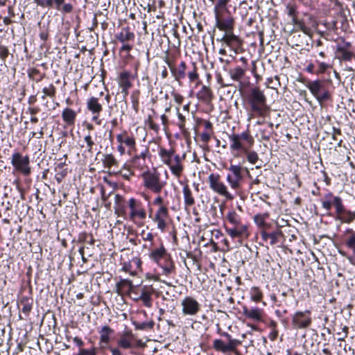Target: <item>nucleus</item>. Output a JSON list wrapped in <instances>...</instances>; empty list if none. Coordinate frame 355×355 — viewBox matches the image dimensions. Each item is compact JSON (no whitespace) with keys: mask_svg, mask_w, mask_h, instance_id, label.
Instances as JSON below:
<instances>
[{"mask_svg":"<svg viewBox=\"0 0 355 355\" xmlns=\"http://www.w3.org/2000/svg\"><path fill=\"white\" fill-rule=\"evenodd\" d=\"M311 313L309 311L296 312L292 318V324L296 329H304L311 323Z\"/></svg>","mask_w":355,"mask_h":355,"instance_id":"nucleus-12","label":"nucleus"},{"mask_svg":"<svg viewBox=\"0 0 355 355\" xmlns=\"http://www.w3.org/2000/svg\"><path fill=\"white\" fill-rule=\"evenodd\" d=\"M286 9L288 10V15L291 17L296 16V8L294 6L288 4L286 6Z\"/></svg>","mask_w":355,"mask_h":355,"instance_id":"nucleus-54","label":"nucleus"},{"mask_svg":"<svg viewBox=\"0 0 355 355\" xmlns=\"http://www.w3.org/2000/svg\"><path fill=\"white\" fill-rule=\"evenodd\" d=\"M229 1L230 0H218L214 8V15L218 16V14H224L225 12L229 13L227 8Z\"/></svg>","mask_w":355,"mask_h":355,"instance_id":"nucleus-32","label":"nucleus"},{"mask_svg":"<svg viewBox=\"0 0 355 355\" xmlns=\"http://www.w3.org/2000/svg\"><path fill=\"white\" fill-rule=\"evenodd\" d=\"M8 55V50L5 46H0V58L5 60Z\"/></svg>","mask_w":355,"mask_h":355,"instance_id":"nucleus-58","label":"nucleus"},{"mask_svg":"<svg viewBox=\"0 0 355 355\" xmlns=\"http://www.w3.org/2000/svg\"><path fill=\"white\" fill-rule=\"evenodd\" d=\"M197 98L205 102H209L213 98L211 89L207 86H202L201 89L197 93Z\"/></svg>","mask_w":355,"mask_h":355,"instance_id":"nucleus-28","label":"nucleus"},{"mask_svg":"<svg viewBox=\"0 0 355 355\" xmlns=\"http://www.w3.org/2000/svg\"><path fill=\"white\" fill-rule=\"evenodd\" d=\"M181 184L183 185L182 193L184 205L187 207H191L195 204L193 193L187 184Z\"/></svg>","mask_w":355,"mask_h":355,"instance_id":"nucleus-26","label":"nucleus"},{"mask_svg":"<svg viewBox=\"0 0 355 355\" xmlns=\"http://www.w3.org/2000/svg\"><path fill=\"white\" fill-rule=\"evenodd\" d=\"M275 80H277V83L273 84V78H270L267 79L266 85L267 87H270L272 89H277V87L280 85L279 81V77L275 76Z\"/></svg>","mask_w":355,"mask_h":355,"instance_id":"nucleus-50","label":"nucleus"},{"mask_svg":"<svg viewBox=\"0 0 355 355\" xmlns=\"http://www.w3.org/2000/svg\"><path fill=\"white\" fill-rule=\"evenodd\" d=\"M116 149L121 155H123L127 152L126 148L121 144H119Z\"/></svg>","mask_w":355,"mask_h":355,"instance_id":"nucleus-63","label":"nucleus"},{"mask_svg":"<svg viewBox=\"0 0 355 355\" xmlns=\"http://www.w3.org/2000/svg\"><path fill=\"white\" fill-rule=\"evenodd\" d=\"M227 220L233 226L243 225L241 223V218L235 211H229L226 216Z\"/></svg>","mask_w":355,"mask_h":355,"instance_id":"nucleus-37","label":"nucleus"},{"mask_svg":"<svg viewBox=\"0 0 355 355\" xmlns=\"http://www.w3.org/2000/svg\"><path fill=\"white\" fill-rule=\"evenodd\" d=\"M208 182L209 188L215 193L225 197L228 200L234 198V196L229 192L227 186L221 181L219 174L211 173L208 177Z\"/></svg>","mask_w":355,"mask_h":355,"instance_id":"nucleus-5","label":"nucleus"},{"mask_svg":"<svg viewBox=\"0 0 355 355\" xmlns=\"http://www.w3.org/2000/svg\"><path fill=\"white\" fill-rule=\"evenodd\" d=\"M84 141L86 143V148L87 150L90 153L92 152L93 146L94 145V141L90 135V133H88L84 137Z\"/></svg>","mask_w":355,"mask_h":355,"instance_id":"nucleus-44","label":"nucleus"},{"mask_svg":"<svg viewBox=\"0 0 355 355\" xmlns=\"http://www.w3.org/2000/svg\"><path fill=\"white\" fill-rule=\"evenodd\" d=\"M148 126L150 129L157 132L159 129V125L153 122V121L150 119L148 121Z\"/></svg>","mask_w":355,"mask_h":355,"instance_id":"nucleus-59","label":"nucleus"},{"mask_svg":"<svg viewBox=\"0 0 355 355\" xmlns=\"http://www.w3.org/2000/svg\"><path fill=\"white\" fill-rule=\"evenodd\" d=\"M35 3L42 8H51L52 6V0H33Z\"/></svg>","mask_w":355,"mask_h":355,"instance_id":"nucleus-52","label":"nucleus"},{"mask_svg":"<svg viewBox=\"0 0 355 355\" xmlns=\"http://www.w3.org/2000/svg\"><path fill=\"white\" fill-rule=\"evenodd\" d=\"M225 232L233 239L247 236L248 226L243 224L235 225L232 227H225Z\"/></svg>","mask_w":355,"mask_h":355,"instance_id":"nucleus-21","label":"nucleus"},{"mask_svg":"<svg viewBox=\"0 0 355 355\" xmlns=\"http://www.w3.org/2000/svg\"><path fill=\"white\" fill-rule=\"evenodd\" d=\"M51 8H55L58 11L64 14H68L72 12L73 6L71 3H66L65 0H52Z\"/></svg>","mask_w":355,"mask_h":355,"instance_id":"nucleus-25","label":"nucleus"},{"mask_svg":"<svg viewBox=\"0 0 355 355\" xmlns=\"http://www.w3.org/2000/svg\"><path fill=\"white\" fill-rule=\"evenodd\" d=\"M172 96L174 98V101L178 104L180 105L182 103V101L184 99L183 96H181L180 94H178L176 92H172Z\"/></svg>","mask_w":355,"mask_h":355,"instance_id":"nucleus-55","label":"nucleus"},{"mask_svg":"<svg viewBox=\"0 0 355 355\" xmlns=\"http://www.w3.org/2000/svg\"><path fill=\"white\" fill-rule=\"evenodd\" d=\"M87 109L92 114V121L97 125L101 124V120L99 116L103 110V105L100 103L97 97H89L86 102Z\"/></svg>","mask_w":355,"mask_h":355,"instance_id":"nucleus-11","label":"nucleus"},{"mask_svg":"<svg viewBox=\"0 0 355 355\" xmlns=\"http://www.w3.org/2000/svg\"><path fill=\"white\" fill-rule=\"evenodd\" d=\"M337 52L339 53V58L342 60L349 61L353 57L352 52L346 49L345 46H338Z\"/></svg>","mask_w":355,"mask_h":355,"instance_id":"nucleus-36","label":"nucleus"},{"mask_svg":"<svg viewBox=\"0 0 355 355\" xmlns=\"http://www.w3.org/2000/svg\"><path fill=\"white\" fill-rule=\"evenodd\" d=\"M114 333V329L107 325H105L98 330L100 335L99 346L101 349L108 347L109 343L112 338Z\"/></svg>","mask_w":355,"mask_h":355,"instance_id":"nucleus-16","label":"nucleus"},{"mask_svg":"<svg viewBox=\"0 0 355 355\" xmlns=\"http://www.w3.org/2000/svg\"><path fill=\"white\" fill-rule=\"evenodd\" d=\"M158 266L162 269L163 274L165 275L168 276L175 272V265L171 257L164 261V263H161Z\"/></svg>","mask_w":355,"mask_h":355,"instance_id":"nucleus-31","label":"nucleus"},{"mask_svg":"<svg viewBox=\"0 0 355 355\" xmlns=\"http://www.w3.org/2000/svg\"><path fill=\"white\" fill-rule=\"evenodd\" d=\"M214 16L216 20L215 26L220 31H225V33L233 31L234 20L232 16L224 17L223 14H218V16Z\"/></svg>","mask_w":355,"mask_h":355,"instance_id":"nucleus-14","label":"nucleus"},{"mask_svg":"<svg viewBox=\"0 0 355 355\" xmlns=\"http://www.w3.org/2000/svg\"><path fill=\"white\" fill-rule=\"evenodd\" d=\"M150 259L155 262L157 265L162 263V261H166L171 257L167 254L166 250L163 245L159 248L153 249L149 253Z\"/></svg>","mask_w":355,"mask_h":355,"instance_id":"nucleus-17","label":"nucleus"},{"mask_svg":"<svg viewBox=\"0 0 355 355\" xmlns=\"http://www.w3.org/2000/svg\"><path fill=\"white\" fill-rule=\"evenodd\" d=\"M221 41L232 49L239 47L241 44L240 39L232 31L225 33Z\"/></svg>","mask_w":355,"mask_h":355,"instance_id":"nucleus-24","label":"nucleus"},{"mask_svg":"<svg viewBox=\"0 0 355 355\" xmlns=\"http://www.w3.org/2000/svg\"><path fill=\"white\" fill-rule=\"evenodd\" d=\"M338 218L344 223H349L355 218V212L349 211L344 210L339 216Z\"/></svg>","mask_w":355,"mask_h":355,"instance_id":"nucleus-38","label":"nucleus"},{"mask_svg":"<svg viewBox=\"0 0 355 355\" xmlns=\"http://www.w3.org/2000/svg\"><path fill=\"white\" fill-rule=\"evenodd\" d=\"M245 67H235L230 71V76L232 79L236 81H239L244 76L245 73Z\"/></svg>","mask_w":355,"mask_h":355,"instance_id":"nucleus-34","label":"nucleus"},{"mask_svg":"<svg viewBox=\"0 0 355 355\" xmlns=\"http://www.w3.org/2000/svg\"><path fill=\"white\" fill-rule=\"evenodd\" d=\"M20 306H21V311L24 313H28L32 309L31 300L28 297H24L20 300Z\"/></svg>","mask_w":355,"mask_h":355,"instance_id":"nucleus-39","label":"nucleus"},{"mask_svg":"<svg viewBox=\"0 0 355 355\" xmlns=\"http://www.w3.org/2000/svg\"><path fill=\"white\" fill-rule=\"evenodd\" d=\"M282 235V232L280 230H277L270 233V243L275 245L278 242V238Z\"/></svg>","mask_w":355,"mask_h":355,"instance_id":"nucleus-47","label":"nucleus"},{"mask_svg":"<svg viewBox=\"0 0 355 355\" xmlns=\"http://www.w3.org/2000/svg\"><path fill=\"white\" fill-rule=\"evenodd\" d=\"M124 179L130 180V178L133 175V173L130 170H127L124 173L122 171H119L118 172Z\"/></svg>","mask_w":355,"mask_h":355,"instance_id":"nucleus-56","label":"nucleus"},{"mask_svg":"<svg viewBox=\"0 0 355 355\" xmlns=\"http://www.w3.org/2000/svg\"><path fill=\"white\" fill-rule=\"evenodd\" d=\"M248 101L252 111L258 116L265 117L268 114L270 108L266 103V96L259 87H254L250 90Z\"/></svg>","mask_w":355,"mask_h":355,"instance_id":"nucleus-2","label":"nucleus"},{"mask_svg":"<svg viewBox=\"0 0 355 355\" xmlns=\"http://www.w3.org/2000/svg\"><path fill=\"white\" fill-rule=\"evenodd\" d=\"M250 297L255 302H260L263 297V293L257 287H252L250 290Z\"/></svg>","mask_w":355,"mask_h":355,"instance_id":"nucleus-41","label":"nucleus"},{"mask_svg":"<svg viewBox=\"0 0 355 355\" xmlns=\"http://www.w3.org/2000/svg\"><path fill=\"white\" fill-rule=\"evenodd\" d=\"M96 352L94 347L90 349H82L77 355H96Z\"/></svg>","mask_w":355,"mask_h":355,"instance_id":"nucleus-53","label":"nucleus"},{"mask_svg":"<svg viewBox=\"0 0 355 355\" xmlns=\"http://www.w3.org/2000/svg\"><path fill=\"white\" fill-rule=\"evenodd\" d=\"M318 64V70L316 71L317 74L323 73L328 68L330 67L329 64L323 62H317Z\"/></svg>","mask_w":355,"mask_h":355,"instance_id":"nucleus-51","label":"nucleus"},{"mask_svg":"<svg viewBox=\"0 0 355 355\" xmlns=\"http://www.w3.org/2000/svg\"><path fill=\"white\" fill-rule=\"evenodd\" d=\"M247 154V159L248 161L254 164L259 159L258 154L255 151H248V149H247V152H244Z\"/></svg>","mask_w":355,"mask_h":355,"instance_id":"nucleus-45","label":"nucleus"},{"mask_svg":"<svg viewBox=\"0 0 355 355\" xmlns=\"http://www.w3.org/2000/svg\"><path fill=\"white\" fill-rule=\"evenodd\" d=\"M188 77L189 78V80L191 82H194L196 80H198L199 78V75L197 72V67L196 64H193V69L191 71L188 73Z\"/></svg>","mask_w":355,"mask_h":355,"instance_id":"nucleus-46","label":"nucleus"},{"mask_svg":"<svg viewBox=\"0 0 355 355\" xmlns=\"http://www.w3.org/2000/svg\"><path fill=\"white\" fill-rule=\"evenodd\" d=\"M76 116V112L69 107L64 109L62 112V119L68 125H74Z\"/></svg>","mask_w":355,"mask_h":355,"instance_id":"nucleus-27","label":"nucleus"},{"mask_svg":"<svg viewBox=\"0 0 355 355\" xmlns=\"http://www.w3.org/2000/svg\"><path fill=\"white\" fill-rule=\"evenodd\" d=\"M307 88L311 94L316 98L322 88V82L320 80L309 82L306 84Z\"/></svg>","mask_w":355,"mask_h":355,"instance_id":"nucleus-30","label":"nucleus"},{"mask_svg":"<svg viewBox=\"0 0 355 355\" xmlns=\"http://www.w3.org/2000/svg\"><path fill=\"white\" fill-rule=\"evenodd\" d=\"M154 290L153 288L148 286H144L141 288V294L137 300H141L144 305L146 307L152 306V295Z\"/></svg>","mask_w":355,"mask_h":355,"instance_id":"nucleus-22","label":"nucleus"},{"mask_svg":"<svg viewBox=\"0 0 355 355\" xmlns=\"http://www.w3.org/2000/svg\"><path fill=\"white\" fill-rule=\"evenodd\" d=\"M130 73L128 71H123L120 73L118 83L119 87L121 88V92L125 96L128 94V89L132 87V83L130 80Z\"/></svg>","mask_w":355,"mask_h":355,"instance_id":"nucleus-23","label":"nucleus"},{"mask_svg":"<svg viewBox=\"0 0 355 355\" xmlns=\"http://www.w3.org/2000/svg\"><path fill=\"white\" fill-rule=\"evenodd\" d=\"M243 314L248 319L255 321H261L263 319V311L258 307L248 308L247 306H243Z\"/></svg>","mask_w":355,"mask_h":355,"instance_id":"nucleus-19","label":"nucleus"},{"mask_svg":"<svg viewBox=\"0 0 355 355\" xmlns=\"http://www.w3.org/2000/svg\"><path fill=\"white\" fill-rule=\"evenodd\" d=\"M142 236H143V239L144 241H148L150 242H153V239H154V236L151 232H148L146 234L143 233Z\"/></svg>","mask_w":355,"mask_h":355,"instance_id":"nucleus-60","label":"nucleus"},{"mask_svg":"<svg viewBox=\"0 0 355 355\" xmlns=\"http://www.w3.org/2000/svg\"><path fill=\"white\" fill-rule=\"evenodd\" d=\"M229 138L231 141L230 148L232 151L247 152V149L254 144L253 137L247 132L241 134H232L229 136Z\"/></svg>","mask_w":355,"mask_h":355,"instance_id":"nucleus-3","label":"nucleus"},{"mask_svg":"<svg viewBox=\"0 0 355 355\" xmlns=\"http://www.w3.org/2000/svg\"><path fill=\"white\" fill-rule=\"evenodd\" d=\"M168 217V211L166 207H159L155 214L153 221L157 223V228L162 232L166 227Z\"/></svg>","mask_w":355,"mask_h":355,"instance_id":"nucleus-15","label":"nucleus"},{"mask_svg":"<svg viewBox=\"0 0 355 355\" xmlns=\"http://www.w3.org/2000/svg\"><path fill=\"white\" fill-rule=\"evenodd\" d=\"M116 139L118 144H121L127 148V153L129 155H132L136 152V139L132 135H129L127 131L124 130L116 135Z\"/></svg>","mask_w":355,"mask_h":355,"instance_id":"nucleus-10","label":"nucleus"},{"mask_svg":"<svg viewBox=\"0 0 355 355\" xmlns=\"http://www.w3.org/2000/svg\"><path fill=\"white\" fill-rule=\"evenodd\" d=\"M42 92L44 93V95L42 97V99H44L46 96L53 97L55 94V88L52 84H51L48 87H44Z\"/></svg>","mask_w":355,"mask_h":355,"instance_id":"nucleus-43","label":"nucleus"},{"mask_svg":"<svg viewBox=\"0 0 355 355\" xmlns=\"http://www.w3.org/2000/svg\"><path fill=\"white\" fill-rule=\"evenodd\" d=\"M159 155L162 162L169 167L172 174L179 178L184 171L182 158L179 155L175 154V150L172 148L166 150L160 148Z\"/></svg>","mask_w":355,"mask_h":355,"instance_id":"nucleus-1","label":"nucleus"},{"mask_svg":"<svg viewBox=\"0 0 355 355\" xmlns=\"http://www.w3.org/2000/svg\"><path fill=\"white\" fill-rule=\"evenodd\" d=\"M148 150H145L139 155H135L132 157L130 162L133 168L143 170L146 167V157Z\"/></svg>","mask_w":355,"mask_h":355,"instance_id":"nucleus-20","label":"nucleus"},{"mask_svg":"<svg viewBox=\"0 0 355 355\" xmlns=\"http://www.w3.org/2000/svg\"><path fill=\"white\" fill-rule=\"evenodd\" d=\"M346 233L349 234V236L345 241V244L352 250L355 248V232L352 229H347Z\"/></svg>","mask_w":355,"mask_h":355,"instance_id":"nucleus-40","label":"nucleus"},{"mask_svg":"<svg viewBox=\"0 0 355 355\" xmlns=\"http://www.w3.org/2000/svg\"><path fill=\"white\" fill-rule=\"evenodd\" d=\"M255 222L259 226H263L265 225V222L263 218L260 216H256L254 217Z\"/></svg>","mask_w":355,"mask_h":355,"instance_id":"nucleus-64","label":"nucleus"},{"mask_svg":"<svg viewBox=\"0 0 355 355\" xmlns=\"http://www.w3.org/2000/svg\"><path fill=\"white\" fill-rule=\"evenodd\" d=\"M135 337L131 331L123 332L117 340L119 347L123 349H130L133 347Z\"/></svg>","mask_w":355,"mask_h":355,"instance_id":"nucleus-18","label":"nucleus"},{"mask_svg":"<svg viewBox=\"0 0 355 355\" xmlns=\"http://www.w3.org/2000/svg\"><path fill=\"white\" fill-rule=\"evenodd\" d=\"M333 203L336 207L337 214L339 216L345 210L341 198L340 197H334Z\"/></svg>","mask_w":355,"mask_h":355,"instance_id":"nucleus-42","label":"nucleus"},{"mask_svg":"<svg viewBox=\"0 0 355 355\" xmlns=\"http://www.w3.org/2000/svg\"><path fill=\"white\" fill-rule=\"evenodd\" d=\"M105 167L110 168L112 166H118L119 162L112 154H105L102 159Z\"/></svg>","mask_w":355,"mask_h":355,"instance_id":"nucleus-33","label":"nucleus"},{"mask_svg":"<svg viewBox=\"0 0 355 355\" xmlns=\"http://www.w3.org/2000/svg\"><path fill=\"white\" fill-rule=\"evenodd\" d=\"M327 200L322 201V207L327 210H330L331 206L334 205L333 200L331 198H334L331 193H329L325 196Z\"/></svg>","mask_w":355,"mask_h":355,"instance_id":"nucleus-48","label":"nucleus"},{"mask_svg":"<svg viewBox=\"0 0 355 355\" xmlns=\"http://www.w3.org/2000/svg\"><path fill=\"white\" fill-rule=\"evenodd\" d=\"M128 205L130 209V219L135 221L137 220H143L146 217V211L143 203L134 198L129 199Z\"/></svg>","mask_w":355,"mask_h":355,"instance_id":"nucleus-7","label":"nucleus"},{"mask_svg":"<svg viewBox=\"0 0 355 355\" xmlns=\"http://www.w3.org/2000/svg\"><path fill=\"white\" fill-rule=\"evenodd\" d=\"M29 162L28 156H22L19 153H15L12 155L11 163L12 166L16 171L25 175H28L31 173Z\"/></svg>","mask_w":355,"mask_h":355,"instance_id":"nucleus-9","label":"nucleus"},{"mask_svg":"<svg viewBox=\"0 0 355 355\" xmlns=\"http://www.w3.org/2000/svg\"><path fill=\"white\" fill-rule=\"evenodd\" d=\"M144 187L155 193H159L166 183L161 181L159 174L157 171H146L141 174Z\"/></svg>","mask_w":355,"mask_h":355,"instance_id":"nucleus-4","label":"nucleus"},{"mask_svg":"<svg viewBox=\"0 0 355 355\" xmlns=\"http://www.w3.org/2000/svg\"><path fill=\"white\" fill-rule=\"evenodd\" d=\"M329 98V93L327 92H323L322 94H319L316 98L318 101H322L327 100Z\"/></svg>","mask_w":355,"mask_h":355,"instance_id":"nucleus-61","label":"nucleus"},{"mask_svg":"<svg viewBox=\"0 0 355 355\" xmlns=\"http://www.w3.org/2000/svg\"><path fill=\"white\" fill-rule=\"evenodd\" d=\"M186 68V63L184 62H181L177 69H171L175 80H180L185 77Z\"/></svg>","mask_w":355,"mask_h":355,"instance_id":"nucleus-35","label":"nucleus"},{"mask_svg":"<svg viewBox=\"0 0 355 355\" xmlns=\"http://www.w3.org/2000/svg\"><path fill=\"white\" fill-rule=\"evenodd\" d=\"M221 335L227 339V342L225 343L220 339L214 340L213 341V347L217 352L223 353L234 352L236 351L237 347L241 344L239 340L232 338L227 332H223Z\"/></svg>","mask_w":355,"mask_h":355,"instance_id":"nucleus-6","label":"nucleus"},{"mask_svg":"<svg viewBox=\"0 0 355 355\" xmlns=\"http://www.w3.org/2000/svg\"><path fill=\"white\" fill-rule=\"evenodd\" d=\"M116 37L119 42L125 43L128 41L134 40L135 34L130 31L128 28H123L119 34H117Z\"/></svg>","mask_w":355,"mask_h":355,"instance_id":"nucleus-29","label":"nucleus"},{"mask_svg":"<svg viewBox=\"0 0 355 355\" xmlns=\"http://www.w3.org/2000/svg\"><path fill=\"white\" fill-rule=\"evenodd\" d=\"M177 112H178V119H179V121L178 123V125L180 128V129L182 130V131H184V127H185V117L181 114L179 112V108L177 107Z\"/></svg>","mask_w":355,"mask_h":355,"instance_id":"nucleus-49","label":"nucleus"},{"mask_svg":"<svg viewBox=\"0 0 355 355\" xmlns=\"http://www.w3.org/2000/svg\"><path fill=\"white\" fill-rule=\"evenodd\" d=\"M210 138H211V134L207 132H202L200 135L201 141L205 144H207L208 141H209Z\"/></svg>","mask_w":355,"mask_h":355,"instance_id":"nucleus-57","label":"nucleus"},{"mask_svg":"<svg viewBox=\"0 0 355 355\" xmlns=\"http://www.w3.org/2000/svg\"><path fill=\"white\" fill-rule=\"evenodd\" d=\"M229 171L232 173L227 175V182L232 189H237L240 187L241 182L243 179L241 173V167L237 165H231Z\"/></svg>","mask_w":355,"mask_h":355,"instance_id":"nucleus-13","label":"nucleus"},{"mask_svg":"<svg viewBox=\"0 0 355 355\" xmlns=\"http://www.w3.org/2000/svg\"><path fill=\"white\" fill-rule=\"evenodd\" d=\"M163 202H164V200L163 198L161 197V196H157V198H155V200H153V204L155 205H159V207H164L163 205Z\"/></svg>","mask_w":355,"mask_h":355,"instance_id":"nucleus-62","label":"nucleus"},{"mask_svg":"<svg viewBox=\"0 0 355 355\" xmlns=\"http://www.w3.org/2000/svg\"><path fill=\"white\" fill-rule=\"evenodd\" d=\"M182 313L184 316H194L200 311L201 305L191 296L184 297L180 302Z\"/></svg>","mask_w":355,"mask_h":355,"instance_id":"nucleus-8","label":"nucleus"}]
</instances>
